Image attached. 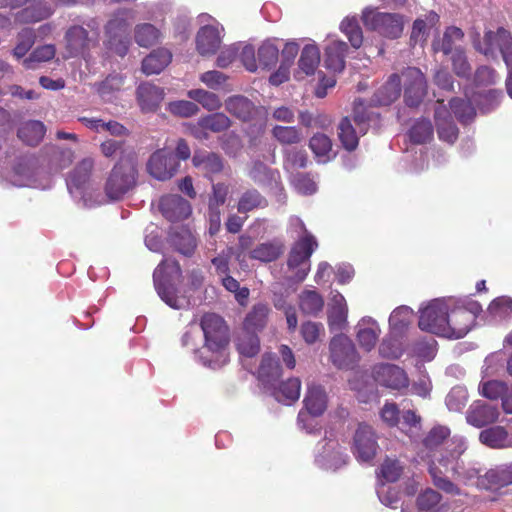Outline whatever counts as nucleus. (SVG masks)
<instances>
[{
  "instance_id": "nucleus-19",
  "label": "nucleus",
  "mask_w": 512,
  "mask_h": 512,
  "mask_svg": "<svg viewBox=\"0 0 512 512\" xmlns=\"http://www.w3.org/2000/svg\"><path fill=\"white\" fill-rule=\"evenodd\" d=\"M374 381L382 387L401 391L409 386V378L406 372L394 364H378L373 367Z\"/></svg>"
},
{
  "instance_id": "nucleus-17",
  "label": "nucleus",
  "mask_w": 512,
  "mask_h": 512,
  "mask_svg": "<svg viewBox=\"0 0 512 512\" xmlns=\"http://www.w3.org/2000/svg\"><path fill=\"white\" fill-rule=\"evenodd\" d=\"M31 6L24 8L14 15L15 24L34 23L50 17L53 10L44 0H1L3 7L15 8L27 3Z\"/></svg>"
},
{
  "instance_id": "nucleus-41",
  "label": "nucleus",
  "mask_w": 512,
  "mask_h": 512,
  "mask_svg": "<svg viewBox=\"0 0 512 512\" xmlns=\"http://www.w3.org/2000/svg\"><path fill=\"white\" fill-rule=\"evenodd\" d=\"M299 308L305 315L317 316L324 308V298L316 290L305 289L299 295Z\"/></svg>"
},
{
  "instance_id": "nucleus-56",
  "label": "nucleus",
  "mask_w": 512,
  "mask_h": 512,
  "mask_svg": "<svg viewBox=\"0 0 512 512\" xmlns=\"http://www.w3.org/2000/svg\"><path fill=\"white\" fill-rule=\"evenodd\" d=\"M463 35L462 30L457 27L447 28L442 41L434 44V50L442 51L446 55L454 53L459 48L456 43L462 40Z\"/></svg>"
},
{
  "instance_id": "nucleus-35",
  "label": "nucleus",
  "mask_w": 512,
  "mask_h": 512,
  "mask_svg": "<svg viewBox=\"0 0 512 512\" xmlns=\"http://www.w3.org/2000/svg\"><path fill=\"white\" fill-rule=\"evenodd\" d=\"M269 312L270 309L266 304H255L246 315L242 330L253 334L262 331L267 324Z\"/></svg>"
},
{
  "instance_id": "nucleus-12",
  "label": "nucleus",
  "mask_w": 512,
  "mask_h": 512,
  "mask_svg": "<svg viewBox=\"0 0 512 512\" xmlns=\"http://www.w3.org/2000/svg\"><path fill=\"white\" fill-rule=\"evenodd\" d=\"M362 22L367 29L389 39L400 37L404 28V20L400 14L381 12L372 7H366L362 11Z\"/></svg>"
},
{
  "instance_id": "nucleus-23",
  "label": "nucleus",
  "mask_w": 512,
  "mask_h": 512,
  "mask_svg": "<svg viewBox=\"0 0 512 512\" xmlns=\"http://www.w3.org/2000/svg\"><path fill=\"white\" fill-rule=\"evenodd\" d=\"M179 167L178 161L171 152L161 149L150 157L147 163L148 172L157 180L170 179Z\"/></svg>"
},
{
  "instance_id": "nucleus-31",
  "label": "nucleus",
  "mask_w": 512,
  "mask_h": 512,
  "mask_svg": "<svg viewBox=\"0 0 512 512\" xmlns=\"http://www.w3.org/2000/svg\"><path fill=\"white\" fill-rule=\"evenodd\" d=\"M225 110L241 121H250L256 113L255 104L243 95H233L224 102Z\"/></svg>"
},
{
  "instance_id": "nucleus-27",
  "label": "nucleus",
  "mask_w": 512,
  "mask_h": 512,
  "mask_svg": "<svg viewBox=\"0 0 512 512\" xmlns=\"http://www.w3.org/2000/svg\"><path fill=\"white\" fill-rule=\"evenodd\" d=\"M159 208L163 216L171 222L186 219L191 214L189 202L178 195L162 197Z\"/></svg>"
},
{
  "instance_id": "nucleus-44",
  "label": "nucleus",
  "mask_w": 512,
  "mask_h": 512,
  "mask_svg": "<svg viewBox=\"0 0 512 512\" xmlns=\"http://www.w3.org/2000/svg\"><path fill=\"white\" fill-rule=\"evenodd\" d=\"M309 147L318 163H327L335 157L332 142L325 134L317 133L313 135L309 141Z\"/></svg>"
},
{
  "instance_id": "nucleus-60",
  "label": "nucleus",
  "mask_w": 512,
  "mask_h": 512,
  "mask_svg": "<svg viewBox=\"0 0 512 512\" xmlns=\"http://www.w3.org/2000/svg\"><path fill=\"white\" fill-rule=\"evenodd\" d=\"M124 84V78L119 74L109 75L102 81L97 88L100 97L107 102L114 98V93L118 92Z\"/></svg>"
},
{
  "instance_id": "nucleus-8",
  "label": "nucleus",
  "mask_w": 512,
  "mask_h": 512,
  "mask_svg": "<svg viewBox=\"0 0 512 512\" xmlns=\"http://www.w3.org/2000/svg\"><path fill=\"white\" fill-rule=\"evenodd\" d=\"M136 12L132 8H121L115 11L105 25V45L108 50L123 57L127 54L130 37L129 28L135 19Z\"/></svg>"
},
{
  "instance_id": "nucleus-33",
  "label": "nucleus",
  "mask_w": 512,
  "mask_h": 512,
  "mask_svg": "<svg viewBox=\"0 0 512 512\" xmlns=\"http://www.w3.org/2000/svg\"><path fill=\"white\" fill-rule=\"evenodd\" d=\"M510 484H512V463L490 469L478 482V485L485 489H498Z\"/></svg>"
},
{
  "instance_id": "nucleus-11",
  "label": "nucleus",
  "mask_w": 512,
  "mask_h": 512,
  "mask_svg": "<svg viewBox=\"0 0 512 512\" xmlns=\"http://www.w3.org/2000/svg\"><path fill=\"white\" fill-rule=\"evenodd\" d=\"M349 455L340 439L332 431L326 432L325 437L316 447L315 463L324 470L336 471L347 465Z\"/></svg>"
},
{
  "instance_id": "nucleus-5",
  "label": "nucleus",
  "mask_w": 512,
  "mask_h": 512,
  "mask_svg": "<svg viewBox=\"0 0 512 512\" xmlns=\"http://www.w3.org/2000/svg\"><path fill=\"white\" fill-rule=\"evenodd\" d=\"M378 114L368 109L361 101L354 103V123L348 117L343 118L338 125V137L347 151H353L358 146L359 137L364 135L368 129L378 123Z\"/></svg>"
},
{
  "instance_id": "nucleus-54",
  "label": "nucleus",
  "mask_w": 512,
  "mask_h": 512,
  "mask_svg": "<svg viewBox=\"0 0 512 512\" xmlns=\"http://www.w3.org/2000/svg\"><path fill=\"white\" fill-rule=\"evenodd\" d=\"M187 96L198 102L208 111H217L221 108L222 102L218 95L204 89H192L187 92Z\"/></svg>"
},
{
  "instance_id": "nucleus-28",
  "label": "nucleus",
  "mask_w": 512,
  "mask_h": 512,
  "mask_svg": "<svg viewBox=\"0 0 512 512\" xmlns=\"http://www.w3.org/2000/svg\"><path fill=\"white\" fill-rule=\"evenodd\" d=\"M435 124L441 141L453 144L457 140L458 128L443 102H440L435 109Z\"/></svg>"
},
{
  "instance_id": "nucleus-7",
  "label": "nucleus",
  "mask_w": 512,
  "mask_h": 512,
  "mask_svg": "<svg viewBox=\"0 0 512 512\" xmlns=\"http://www.w3.org/2000/svg\"><path fill=\"white\" fill-rule=\"evenodd\" d=\"M94 166L92 158H84L67 178V187L72 197L86 207L101 205L105 202L101 193L96 192L90 175Z\"/></svg>"
},
{
  "instance_id": "nucleus-20",
  "label": "nucleus",
  "mask_w": 512,
  "mask_h": 512,
  "mask_svg": "<svg viewBox=\"0 0 512 512\" xmlns=\"http://www.w3.org/2000/svg\"><path fill=\"white\" fill-rule=\"evenodd\" d=\"M349 308L346 298L338 290H331L327 302V324L331 332H341L348 324Z\"/></svg>"
},
{
  "instance_id": "nucleus-1",
  "label": "nucleus",
  "mask_w": 512,
  "mask_h": 512,
  "mask_svg": "<svg viewBox=\"0 0 512 512\" xmlns=\"http://www.w3.org/2000/svg\"><path fill=\"white\" fill-rule=\"evenodd\" d=\"M453 449H447L445 453L437 458L438 463L431 459L429 461V474L435 487L443 492L456 496L461 494L460 488L453 483L446 475L452 476L464 484H468L478 478L479 471L474 467H465L461 456L467 449V443L464 438H455L452 442Z\"/></svg>"
},
{
  "instance_id": "nucleus-37",
  "label": "nucleus",
  "mask_w": 512,
  "mask_h": 512,
  "mask_svg": "<svg viewBox=\"0 0 512 512\" xmlns=\"http://www.w3.org/2000/svg\"><path fill=\"white\" fill-rule=\"evenodd\" d=\"M512 318V298L500 296L494 299L487 310V321L491 324L501 323Z\"/></svg>"
},
{
  "instance_id": "nucleus-40",
  "label": "nucleus",
  "mask_w": 512,
  "mask_h": 512,
  "mask_svg": "<svg viewBox=\"0 0 512 512\" xmlns=\"http://www.w3.org/2000/svg\"><path fill=\"white\" fill-rule=\"evenodd\" d=\"M193 165L203 171L206 175L220 173L223 169L222 158L211 152L198 151L192 158Z\"/></svg>"
},
{
  "instance_id": "nucleus-26",
  "label": "nucleus",
  "mask_w": 512,
  "mask_h": 512,
  "mask_svg": "<svg viewBox=\"0 0 512 512\" xmlns=\"http://www.w3.org/2000/svg\"><path fill=\"white\" fill-rule=\"evenodd\" d=\"M499 415L500 412L497 406L479 400L470 405L466 413V420L468 424L481 428L495 422Z\"/></svg>"
},
{
  "instance_id": "nucleus-42",
  "label": "nucleus",
  "mask_w": 512,
  "mask_h": 512,
  "mask_svg": "<svg viewBox=\"0 0 512 512\" xmlns=\"http://www.w3.org/2000/svg\"><path fill=\"white\" fill-rule=\"evenodd\" d=\"M304 405L305 409L311 414H323L327 407V395L323 387L314 384L309 385L304 398Z\"/></svg>"
},
{
  "instance_id": "nucleus-6",
  "label": "nucleus",
  "mask_w": 512,
  "mask_h": 512,
  "mask_svg": "<svg viewBox=\"0 0 512 512\" xmlns=\"http://www.w3.org/2000/svg\"><path fill=\"white\" fill-rule=\"evenodd\" d=\"M181 277L179 264L172 259H164L153 274L154 285L160 298L173 309H183L189 306L185 296L175 294V283Z\"/></svg>"
},
{
  "instance_id": "nucleus-48",
  "label": "nucleus",
  "mask_w": 512,
  "mask_h": 512,
  "mask_svg": "<svg viewBox=\"0 0 512 512\" xmlns=\"http://www.w3.org/2000/svg\"><path fill=\"white\" fill-rule=\"evenodd\" d=\"M161 31L150 23L137 24L134 28L135 42L141 47H150L159 42Z\"/></svg>"
},
{
  "instance_id": "nucleus-22",
  "label": "nucleus",
  "mask_w": 512,
  "mask_h": 512,
  "mask_svg": "<svg viewBox=\"0 0 512 512\" xmlns=\"http://www.w3.org/2000/svg\"><path fill=\"white\" fill-rule=\"evenodd\" d=\"M402 83L405 103L410 107L418 106L426 94L423 73L417 68L409 67L402 73Z\"/></svg>"
},
{
  "instance_id": "nucleus-64",
  "label": "nucleus",
  "mask_w": 512,
  "mask_h": 512,
  "mask_svg": "<svg viewBox=\"0 0 512 512\" xmlns=\"http://www.w3.org/2000/svg\"><path fill=\"white\" fill-rule=\"evenodd\" d=\"M307 161L305 151L297 148L284 149V168L286 171L293 173L294 170L304 168Z\"/></svg>"
},
{
  "instance_id": "nucleus-52",
  "label": "nucleus",
  "mask_w": 512,
  "mask_h": 512,
  "mask_svg": "<svg viewBox=\"0 0 512 512\" xmlns=\"http://www.w3.org/2000/svg\"><path fill=\"white\" fill-rule=\"evenodd\" d=\"M439 21V16L431 11L425 15V18H418L413 23L411 40L415 43H423L426 40L428 30L435 26Z\"/></svg>"
},
{
  "instance_id": "nucleus-53",
  "label": "nucleus",
  "mask_w": 512,
  "mask_h": 512,
  "mask_svg": "<svg viewBox=\"0 0 512 512\" xmlns=\"http://www.w3.org/2000/svg\"><path fill=\"white\" fill-rule=\"evenodd\" d=\"M271 134L282 145L298 144L303 139L301 130L296 126L275 125L271 130Z\"/></svg>"
},
{
  "instance_id": "nucleus-46",
  "label": "nucleus",
  "mask_w": 512,
  "mask_h": 512,
  "mask_svg": "<svg viewBox=\"0 0 512 512\" xmlns=\"http://www.w3.org/2000/svg\"><path fill=\"white\" fill-rule=\"evenodd\" d=\"M280 376L281 367L276 356L264 354L258 369V378L266 385H273Z\"/></svg>"
},
{
  "instance_id": "nucleus-10",
  "label": "nucleus",
  "mask_w": 512,
  "mask_h": 512,
  "mask_svg": "<svg viewBox=\"0 0 512 512\" xmlns=\"http://www.w3.org/2000/svg\"><path fill=\"white\" fill-rule=\"evenodd\" d=\"M0 185L4 187H32L48 189L51 187V180L45 182L39 179L34 161L30 158H21L9 167L0 165Z\"/></svg>"
},
{
  "instance_id": "nucleus-25",
  "label": "nucleus",
  "mask_w": 512,
  "mask_h": 512,
  "mask_svg": "<svg viewBox=\"0 0 512 512\" xmlns=\"http://www.w3.org/2000/svg\"><path fill=\"white\" fill-rule=\"evenodd\" d=\"M379 323L370 316L362 317L355 325V336L358 345L364 351H372L381 335Z\"/></svg>"
},
{
  "instance_id": "nucleus-51",
  "label": "nucleus",
  "mask_w": 512,
  "mask_h": 512,
  "mask_svg": "<svg viewBox=\"0 0 512 512\" xmlns=\"http://www.w3.org/2000/svg\"><path fill=\"white\" fill-rule=\"evenodd\" d=\"M171 241L177 251L185 256L192 255L197 246L196 238L192 232L184 227L171 235Z\"/></svg>"
},
{
  "instance_id": "nucleus-43",
  "label": "nucleus",
  "mask_w": 512,
  "mask_h": 512,
  "mask_svg": "<svg viewBox=\"0 0 512 512\" xmlns=\"http://www.w3.org/2000/svg\"><path fill=\"white\" fill-rule=\"evenodd\" d=\"M414 312L408 306H400L393 310L389 317L391 334L402 335L413 322Z\"/></svg>"
},
{
  "instance_id": "nucleus-49",
  "label": "nucleus",
  "mask_w": 512,
  "mask_h": 512,
  "mask_svg": "<svg viewBox=\"0 0 512 512\" xmlns=\"http://www.w3.org/2000/svg\"><path fill=\"white\" fill-rule=\"evenodd\" d=\"M46 128L37 120H30L23 123L18 129V137L28 145L38 144L44 137Z\"/></svg>"
},
{
  "instance_id": "nucleus-62",
  "label": "nucleus",
  "mask_w": 512,
  "mask_h": 512,
  "mask_svg": "<svg viewBox=\"0 0 512 512\" xmlns=\"http://www.w3.org/2000/svg\"><path fill=\"white\" fill-rule=\"evenodd\" d=\"M507 363L506 356L502 351L491 353L485 358L482 368V378H490L498 375Z\"/></svg>"
},
{
  "instance_id": "nucleus-24",
  "label": "nucleus",
  "mask_w": 512,
  "mask_h": 512,
  "mask_svg": "<svg viewBox=\"0 0 512 512\" xmlns=\"http://www.w3.org/2000/svg\"><path fill=\"white\" fill-rule=\"evenodd\" d=\"M223 38V28L219 24L205 25L196 35V50L201 56L214 55L220 48Z\"/></svg>"
},
{
  "instance_id": "nucleus-32",
  "label": "nucleus",
  "mask_w": 512,
  "mask_h": 512,
  "mask_svg": "<svg viewBox=\"0 0 512 512\" xmlns=\"http://www.w3.org/2000/svg\"><path fill=\"white\" fill-rule=\"evenodd\" d=\"M164 90L151 83H143L137 88V100L144 112L155 111L164 99Z\"/></svg>"
},
{
  "instance_id": "nucleus-47",
  "label": "nucleus",
  "mask_w": 512,
  "mask_h": 512,
  "mask_svg": "<svg viewBox=\"0 0 512 512\" xmlns=\"http://www.w3.org/2000/svg\"><path fill=\"white\" fill-rule=\"evenodd\" d=\"M320 63V51L319 48L315 44H307L302 49L298 66L299 71L298 75L300 73H303L304 75H312L314 74L315 70L317 69L318 65Z\"/></svg>"
},
{
  "instance_id": "nucleus-39",
  "label": "nucleus",
  "mask_w": 512,
  "mask_h": 512,
  "mask_svg": "<svg viewBox=\"0 0 512 512\" xmlns=\"http://www.w3.org/2000/svg\"><path fill=\"white\" fill-rule=\"evenodd\" d=\"M248 176L255 183L269 186L274 184L276 187H278L280 179V175L277 170L269 168L258 160L252 161L248 170Z\"/></svg>"
},
{
  "instance_id": "nucleus-59",
  "label": "nucleus",
  "mask_w": 512,
  "mask_h": 512,
  "mask_svg": "<svg viewBox=\"0 0 512 512\" xmlns=\"http://www.w3.org/2000/svg\"><path fill=\"white\" fill-rule=\"evenodd\" d=\"M340 30L347 36L353 48L358 49L362 45L363 34L355 17L344 18Z\"/></svg>"
},
{
  "instance_id": "nucleus-16",
  "label": "nucleus",
  "mask_w": 512,
  "mask_h": 512,
  "mask_svg": "<svg viewBox=\"0 0 512 512\" xmlns=\"http://www.w3.org/2000/svg\"><path fill=\"white\" fill-rule=\"evenodd\" d=\"M330 360L339 369H349L358 361V353L352 340L345 334L335 335L329 344Z\"/></svg>"
},
{
  "instance_id": "nucleus-4",
  "label": "nucleus",
  "mask_w": 512,
  "mask_h": 512,
  "mask_svg": "<svg viewBox=\"0 0 512 512\" xmlns=\"http://www.w3.org/2000/svg\"><path fill=\"white\" fill-rule=\"evenodd\" d=\"M448 302L444 338H462L472 329L476 317L482 312V306L470 298H448Z\"/></svg>"
},
{
  "instance_id": "nucleus-34",
  "label": "nucleus",
  "mask_w": 512,
  "mask_h": 512,
  "mask_svg": "<svg viewBox=\"0 0 512 512\" xmlns=\"http://www.w3.org/2000/svg\"><path fill=\"white\" fill-rule=\"evenodd\" d=\"M402 77L392 74L388 80L375 92L373 102L377 105H390L401 94Z\"/></svg>"
},
{
  "instance_id": "nucleus-36",
  "label": "nucleus",
  "mask_w": 512,
  "mask_h": 512,
  "mask_svg": "<svg viewBox=\"0 0 512 512\" xmlns=\"http://www.w3.org/2000/svg\"><path fill=\"white\" fill-rule=\"evenodd\" d=\"M479 440L491 448L512 447V435L502 426H494L481 431Z\"/></svg>"
},
{
  "instance_id": "nucleus-57",
  "label": "nucleus",
  "mask_w": 512,
  "mask_h": 512,
  "mask_svg": "<svg viewBox=\"0 0 512 512\" xmlns=\"http://www.w3.org/2000/svg\"><path fill=\"white\" fill-rule=\"evenodd\" d=\"M55 53V46L52 44H46L36 48L22 61V64L26 69H35L38 63L46 62L54 58Z\"/></svg>"
},
{
  "instance_id": "nucleus-18",
  "label": "nucleus",
  "mask_w": 512,
  "mask_h": 512,
  "mask_svg": "<svg viewBox=\"0 0 512 512\" xmlns=\"http://www.w3.org/2000/svg\"><path fill=\"white\" fill-rule=\"evenodd\" d=\"M449 435L450 429L448 427L438 425L433 427L423 439V448L418 452V457L424 461L428 467L431 459H434L438 463L437 458L441 457L440 454L445 453L447 449H453V440L455 438H460L459 436H454L444 449L437 450Z\"/></svg>"
},
{
  "instance_id": "nucleus-63",
  "label": "nucleus",
  "mask_w": 512,
  "mask_h": 512,
  "mask_svg": "<svg viewBox=\"0 0 512 512\" xmlns=\"http://www.w3.org/2000/svg\"><path fill=\"white\" fill-rule=\"evenodd\" d=\"M399 335L389 334L383 338L379 346V354L384 358L397 359L403 354V347L397 339Z\"/></svg>"
},
{
  "instance_id": "nucleus-29",
  "label": "nucleus",
  "mask_w": 512,
  "mask_h": 512,
  "mask_svg": "<svg viewBox=\"0 0 512 512\" xmlns=\"http://www.w3.org/2000/svg\"><path fill=\"white\" fill-rule=\"evenodd\" d=\"M348 46L344 41L330 38L325 47V65L333 72H341L345 67Z\"/></svg>"
},
{
  "instance_id": "nucleus-50",
  "label": "nucleus",
  "mask_w": 512,
  "mask_h": 512,
  "mask_svg": "<svg viewBox=\"0 0 512 512\" xmlns=\"http://www.w3.org/2000/svg\"><path fill=\"white\" fill-rule=\"evenodd\" d=\"M283 252V245L279 241H271L259 244L250 252V258L260 262H272Z\"/></svg>"
},
{
  "instance_id": "nucleus-30",
  "label": "nucleus",
  "mask_w": 512,
  "mask_h": 512,
  "mask_svg": "<svg viewBox=\"0 0 512 512\" xmlns=\"http://www.w3.org/2000/svg\"><path fill=\"white\" fill-rule=\"evenodd\" d=\"M66 53L65 57H75L83 55L89 48L91 40L88 38V32L81 26H72L65 35Z\"/></svg>"
},
{
  "instance_id": "nucleus-38",
  "label": "nucleus",
  "mask_w": 512,
  "mask_h": 512,
  "mask_svg": "<svg viewBox=\"0 0 512 512\" xmlns=\"http://www.w3.org/2000/svg\"><path fill=\"white\" fill-rule=\"evenodd\" d=\"M172 59V54L168 49L160 48L152 51L142 61V71L146 75L159 74Z\"/></svg>"
},
{
  "instance_id": "nucleus-45",
  "label": "nucleus",
  "mask_w": 512,
  "mask_h": 512,
  "mask_svg": "<svg viewBox=\"0 0 512 512\" xmlns=\"http://www.w3.org/2000/svg\"><path fill=\"white\" fill-rule=\"evenodd\" d=\"M301 391V381L290 378L273 389L274 398L281 403L289 405L298 400Z\"/></svg>"
},
{
  "instance_id": "nucleus-58",
  "label": "nucleus",
  "mask_w": 512,
  "mask_h": 512,
  "mask_svg": "<svg viewBox=\"0 0 512 512\" xmlns=\"http://www.w3.org/2000/svg\"><path fill=\"white\" fill-rule=\"evenodd\" d=\"M441 495L431 488L421 492L416 501L417 512H439Z\"/></svg>"
},
{
  "instance_id": "nucleus-55",
  "label": "nucleus",
  "mask_w": 512,
  "mask_h": 512,
  "mask_svg": "<svg viewBox=\"0 0 512 512\" xmlns=\"http://www.w3.org/2000/svg\"><path fill=\"white\" fill-rule=\"evenodd\" d=\"M237 349L242 356L253 357L260 350L257 334L242 330L237 337Z\"/></svg>"
},
{
  "instance_id": "nucleus-61",
  "label": "nucleus",
  "mask_w": 512,
  "mask_h": 512,
  "mask_svg": "<svg viewBox=\"0 0 512 512\" xmlns=\"http://www.w3.org/2000/svg\"><path fill=\"white\" fill-rule=\"evenodd\" d=\"M278 56L279 45L276 40H267L258 49V62L265 68L275 65Z\"/></svg>"
},
{
  "instance_id": "nucleus-14",
  "label": "nucleus",
  "mask_w": 512,
  "mask_h": 512,
  "mask_svg": "<svg viewBox=\"0 0 512 512\" xmlns=\"http://www.w3.org/2000/svg\"><path fill=\"white\" fill-rule=\"evenodd\" d=\"M136 181V169L132 162H120L114 166L109 174L106 184L105 193L110 200H118L122 198L132 187Z\"/></svg>"
},
{
  "instance_id": "nucleus-15",
  "label": "nucleus",
  "mask_w": 512,
  "mask_h": 512,
  "mask_svg": "<svg viewBox=\"0 0 512 512\" xmlns=\"http://www.w3.org/2000/svg\"><path fill=\"white\" fill-rule=\"evenodd\" d=\"M379 445L373 428L359 424L354 435L351 450L359 463L370 464L377 455Z\"/></svg>"
},
{
  "instance_id": "nucleus-3",
  "label": "nucleus",
  "mask_w": 512,
  "mask_h": 512,
  "mask_svg": "<svg viewBox=\"0 0 512 512\" xmlns=\"http://www.w3.org/2000/svg\"><path fill=\"white\" fill-rule=\"evenodd\" d=\"M200 328L205 338V345L200 350L194 349L195 355L204 366L216 369L226 359L227 328L223 319L214 313L205 314L202 317Z\"/></svg>"
},
{
  "instance_id": "nucleus-9",
  "label": "nucleus",
  "mask_w": 512,
  "mask_h": 512,
  "mask_svg": "<svg viewBox=\"0 0 512 512\" xmlns=\"http://www.w3.org/2000/svg\"><path fill=\"white\" fill-rule=\"evenodd\" d=\"M475 48L488 59H497L500 54L506 64L508 76L506 79V90L512 98V36L503 28L497 31L485 33L482 42L475 43Z\"/></svg>"
},
{
  "instance_id": "nucleus-2",
  "label": "nucleus",
  "mask_w": 512,
  "mask_h": 512,
  "mask_svg": "<svg viewBox=\"0 0 512 512\" xmlns=\"http://www.w3.org/2000/svg\"><path fill=\"white\" fill-rule=\"evenodd\" d=\"M289 231L300 239L289 253L285 277L289 282L300 283L305 280L310 271V257L318 244L315 238L306 231L303 221L297 216L290 217Z\"/></svg>"
},
{
  "instance_id": "nucleus-13",
  "label": "nucleus",
  "mask_w": 512,
  "mask_h": 512,
  "mask_svg": "<svg viewBox=\"0 0 512 512\" xmlns=\"http://www.w3.org/2000/svg\"><path fill=\"white\" fill-rule=\"evenodd\" d=\"M449 311L447 299H434L420 309L418 326L422 331L445 336L446 317Z\"/></svg>"
},
{
  "instance_id": "nucleus-21",
  "label": "nucleus",
  "mask_w": 512,
  "mask_h": 512,
  "mask_svg": "<svg viewBox=\"0 0 512 512\" xmlns=\"http://www.w3.org/2000/svg\"><path fill=\"white\" fill-rule=\"evenodd\" d=\"M232 124L231 119L222 112H217L203 116L195 123L187 125L189 133L198 140H207L209 134L207 131L219 133L227 130Z\"/></svg>"
}]
</instances>
